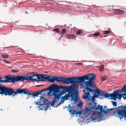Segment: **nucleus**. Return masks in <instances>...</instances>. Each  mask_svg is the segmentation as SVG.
Here are the masks:
<instances>
[{"label": "nucleus", "mask_w": 126, "mask_h": 126, "mask_svg": "<svg viewBox=\"0 0 126 126\" xmlns=\"http://www.w3.org/2000/svg\"><path fill=\"white\" fill-rule=\"evenodd\" d=\"M73 84L74 85L68 87L66 86H60L53 84L49 87L48 90L53 91V95L54 96L53 100L50 102L51 105H54L61 99L62 95L66 94L67 92H68V94H66L62 97V100L63 101L67 100L70 98V101L72 102L71 103L75 104L77 102V97L79 93L77 90L79 85L76 83Z\"/></svg>", "instance_id": "1"}, {"label": "nucleus", "mask_w": 126, "mask_h": 126, "mask_svg": "<svg viewBox=\"0 0 126 126\" xmlns=\"http://www.w3.org/2000/svg\"><path fill=\"white\" fill-rule=\"evenodd\" d=\"M95 77V74L90 73L82 77H75L74 81L76 83H82L83 84H85V89L89 92H92L93 91H94V90L89 88V87L93 86L94 83L93 80L94 79Z\"/></svg>", "instance_id": "2"}, {"label": "nucleus", "mask_w": 126, "mask_h": 126, "mask_svg": "<svg viewBox=\"0 0 126 126\" xmlns=\"http://www.w3.org/2000/svg\"><path fill=\"white\" fill-rule=\"evenodd\" d=\"M98 95L94 94L93 96L91 97L89 92L85 93L82 95V98L85 99H87L88 102L86 106V111H91L92 109H94L96 106L97 104L95 102V98H97Z\"/></svg>", "instance_id": "3"}, {"label": "nucleus", "mask_w": 126, "mask_h": 126, "mask_svg": "<svg viewBox=\"0 0 126 126\" xmlns=\"http://www.w3.org/2000/svg\"><path fill=\"white\" fill-rule=\"evenodd\" d=\"M26 89L18 88L16 91H15L12 88L8 87L5 86H0V94H4L6 95L9 96L14 94L13 97L15 95H16L18 94H27Z\"/></svg>", "instance_id": "4"}, {"label": "nucleus", "mask_w": 126, "mask_h": 126, "mask_svg": "<svg viewBox=\"0 0 126 126\" xmlns=\"http://www.w3.org/2000/svg\"><path fill=\"white\" fill-rule=\"evenodd\" d=\"M126 106L123 107L122 105L116 108H113L109 109V111L113 110H115L112 114L114 116H118L119 117V119H121L124 117L125 119L126 118Z\"/></svg>", "instance_id": "5"}, {"label": "nucleus", "mask_w": 126, "mask_h": 126, "mask_svg": "<svg viewBox=\"0 0 126 126\" xmlns=\"http://www.w3.org/2000/svg\"><path fill=\"white\" fill-rule=\"evenodd\" d=\"M14 83L16 82L20 81H23L25 80L34 81L37 80V79L32 78V76L28 74H27L25 76H23V75H18L16 77L14 76Z\"/></svg>", "instance_id": "6"}, {"label": "nucleus", "mask_w": 126, "mask_h": 126, "mask_svg": "<svg viewBox=\"0 0 126 126\" xmlns=\"http://www.w3.org/2000/svg\"><path fill=\"white\" fill-rule=\"evenodd\" d=\"M55 79L56 81L58 82L61 81L63 83H65L67 84H74L75 83L74 81L75 77L66 78L61 77H55Z\"/></svg>", "instance_id": "7"}, {"label": "nucleus", "mask_w": 126, "mask_h": 126, "mask_svg": "<svg viewBox=\"0 0 126 126\" xmlns=\"http://www.w3.org/2000/svg\"><path fill=\"white\" fill-rule=\"evenodd\" d=\"M73 104L74 106H73V104L72 106H70V105H69V106H68V108H67V109H68V110L71 114H72L74 115L76 114V116H80L81 115L82 112V111L81 110L78 111L77 110L75 109L73 110V108L74 107V104Z\"/></svg>", "instance_id": "8"}, {"label": "nucleus", "mask_w": 126, "mask_h": 126, "mask_svg": "<svg viewBox=\"0 0 126 126\" xmlns=\"http://www.w3.org/2000/svg\"><path fill=\"white\" fill-rule=\"evenodd\" d=\"M31 75H32V78H33V77L36 76L37 79H38L36 81H37L38 82L40 81H44L45 80H47L48 76H47L45 75H42V74H33L31 73Z\"/></svg>", "instance_id": "9"}, {"label": "nucleus", "mask_w": 126, "mask_h": 126, "mask_svg": "<svg viewBox=\"0 0 126 126\" xmlns=\"http://www.w3.org/2000/svg\"><path fill=\"white\" fill-rule=\"evenodd\" d=\"M118 91H115L113 94H111V96L112 99L114 100H116V98H117L118 99L121 100L123 94H121L118 93Z\"/></svg>", "instance_id": "10"}, {"label": "nucleus", "mask_w": 126, "mask_h": 126, "mask_svg": "<svg viewBox=\"0 0 126 126\" xmlns=\"http://www.w3.org/2000/svg\"><path fill=\"white\" fill-rule=\"evenodd\" d=\"M4 82L14 83V76L12 77L11 75H6L4 77Z\"/></svg>", "instance_id": "11"}, {"label": "nucleus", "mask_w": 126, "mask_h": 126, "mask_svg": "<svg viewBox=\"0 0 126 126\" xmlns=\"http://www.w3.org/2000/svg\"><path fill=\"white\" fill-rule=\"evenodd\" d=\"M23 89H26V92L27 93V94H27L28 96L31 95V96H32L33 97H34L37 96L41 94H42V92H43L42 91L32 94L28 92V90L27 89L25 88H23Z\"/></svg>", "instance_id": "12"}, {"label": "nucleus", "mask_w": 126, "mask_h": 126, "mask_svg": "<svg viewBox=\"0 0 126 126\" xmlns=\"http://www.w3.org/2000/svg\"><path fill=\"white\" fill-rule=\"evenodd\" d=\"M97 109L100 110L101 112L105 114L107 113L109 111V109H108L104 110L103 108V106H100L99 105H98L97 107H95L94 110H95Z\"/></svg>", "instance_id": "13"}, {"label": "nucleus", "mask_w": 126, "mask_h": 126, "mask_svg": "<svg viewBox=\"0 0 126 126\" xmlns=\"http://www.w3.org/2000/svg\"><path fill=\"white\" fill-rule=\"evenodd\" d=\"M111 94L106 93L105 92L101 91L99 95L102 97H105L107 98L111 96Z\"/></svg>", "instance_id": "14"}, {"label": "nucleus", "mask_w": 126, "mask_h": 126, "mask_svg": "<svg viewBox=\"0 0 126 126\" xmlns=\"http://www.w3.org/2000/svg\"><path fill=\"white\" fill-rule=\"evenodd\" d=\"M47 81L49 82H53L56 81L55 77H51L49 76H48V79Z\"/></svg>", "instance_id": "15"}, {"label": "nucleus", "mask_w": 126, "mask_h": 126, "mask_svg": "<svg viewBox=\"0 0 126 126\" xmlns=\"http://www.w3.org/2000/svg\"><path fill=\"white\" fill-rule=\"evenodd\" d=\"M43 103L42 104L43 105H45L46 106H49V101L47 99H44L43 100Z\"/></svg>", "instance_id": "16"}, {"label": "nucleus", "mask_w": 126, "mask_h": 126, "mask_svg": "<svg viewBox=\"0 0 126 126\" xmlns=\"http://www.w3.org/2000/svg\"><path fill=\"white\" fill-rule=\"evenodd\" d=\"M113 11L115 13H117V14H121L123 12V11L122 10H119L117 9H115L113 10Z\"/></svg>", "instance_id": "17"}, {"label": "nucleus", "mask_w": 126, "mask_h": 126, "mask_svg": "<svg viewBox=\"0 0 126 126\" xmlns=\"http://www.w3.org/2000/svg\"><path fill=\"white\" fill-rule=\"evenodd\" d=\"M49 88V87H48V88H47V89H44L43 90V91H46V92H47L48 91V90H49V92H48V95H51V92L52 91L53 92V91H50L49 89H48L47 90V89H48V88Z\"/></svg>", "instance_id": "18"}, {"label": "nucleus", "mask_w": 126, "mask_h": 126, "mask_svg": "<svg viewBox=\"0 0 126 126\" xmlns=\"http://www.w3.org/2000/svg\"><path fill=\"white\" fill-rule=\"evenodd\" d=\"M67 38H73L75 37V35H68L67 36Z\"/></svg>", "instance_id": "19"}, {"label": "nucleus", "mask_w": 126, "mask_h": 126, "mask_svg": "<svg viewBox=\"0 0 126 126\" xmlns=\"http://www.w3.org/2000/svg\"><path fill=\"white\" fill-rule=\"evenodd\" d=\"M97 117H94H94H91L90 119V121H94V122H95V121H94L95 120H96L97 119Z\"/></svg>", "instance_id": "20"}, {"label": "nucleus", "mask_w": 126, "mask_h": 126, "mask_svg": "<svg viewBox=\"0 0 126 126\" xmlns=\"http://www.w3.org/2000/svg\"><path fill=\"white\" fill-rule=\"evenodd\" d=\"M2 57L4 58H8L9 56L7 54H3L1 55Z\"/></svg>", "instance_id": "21"}, {"label": "nucleus", "mask_w": 126, "mask_h": 126, "mask_svg": "<svg viewBox=\"0 0 126 126\" xmlns=\"http://www.w3.org/2000/svg\"><path fill=\"white\" fill-rule=\"evenodd\" d=\"M101 91L99 90L98 89H97L96 90H94V91H93V92H94L95 93L97 94H98L99 95Z\"/></svg>", "instance_id": "22"}, {"label": "nucleus", "mask_w": 126, "mask_h": 126, "mask_svg": "<svg viewBox=\"0 0 126 126\" xmlns=\"http://www.w3.org/2000/svg\"><path fill=\"white\" fill-rule=\"evenodd\" d=\"M123 91H124V92L125 93H126V87L125 86L124 87L122 88L121 92H123Z\"/></svg>", "instance_id": "23"}, {"label": "nucleus", "mask_w": 126, "mask_h": 126, "mask_svg": "<svg viewBox=\"0 0 126 126\" xmlns=\"http://www.w3.org/2000/svg\"><path fill=\"white\" fill-rule=\"evenodd\" d=\"M82 105V103L81 102H79L78 104L77 105V107H81V106Z\"/></svg>", "instance_id": "24"}, {"label": "nucleus", "mask_w": 126, "mask_h": 126, "mask_svg": "<svg viewBox=\"0 0 126 126\" xmlns=\"http://www.w3.org/2000/svg\"><path fill=\"white\" fill-rule=\"evenodd\" d=\"M112 103L113 106H117V103L115 101H112Z\"/></svg>", "instance_id": "25"}, {"label": "nucleus", "mask_w": 126, "mask_h": 126, "mask_svg": "<svg viewBox=\"0 0 126 126\" xmlns=\"http://www.w3.org/2000/svg\"><path fill=\"white\" fill-rule=\"evenodd\" d=\"M106 79V76H104L102 77L101 80L102 81H104Z\"/></svg>", "instance_id": "26"}, {"label": "nucleus", "mask_w": 126, "mask_h": 126, "mask_svg": "<svg viewBox=\"0 0 126 126\" xmlns=\"http://www.w3.org/2000/svg\"><path fill=\"white\" fill-rule=\"evenodd\" d=\"M82 33V32L81 31L79 30L77 32V34L78 35H80Z\"/></svg>", "instance_id": "27"}, {"label": "nucleus", "mask_w": 126, "mask_h": 126, "mask_svg": "<svg viewBox=\"0 0 126 126\" xmlns=\"http://www.w3.org/2000/svg\"><path fill=\"white\" fill-rule=\"evenodd\" d=\"M110 32V31L109 30L105 31H104V33L105 34H108Z\"/></svg>", "instance_id": "28"}, {"label": "nucleus", "mask_w": 126, "mask_h": 126, "mask_svg": "<svg viewBox=\"0 0 126 126\" xmlns=\"http://www.w3.org/2000/svg\"><path fill=\"white\" fill-rule=\"evenodd\" d=\"M104 65H101V67L99 68V69L101 70H102L104 69Z\"/></svg>", "instance_id": "29"}, {"label": "nucleus", "mask_w": 126, "mask_h": 126, "mask_svg": "<svg viewBox=\"0 0 126 126\" xmlns=\"http://www.w3.org/2000/svg\"><path fill=\"white\" fill-rule=\"evenodd\" d=\"M63 100V101H61L59 102V103L58 104V105H57V107H58L59 105H60L61 104H63L64 102V101H63V100Z\"/></svg>", "instance_id": "30"}, {"label": "nucleus", "mask_w": 126, "mask_h": 126, "mask_svg": "<svg viewBox=\"0 0 126 126\" xmlns=\"http://www.w3.org/2000/svg\"><path fill=\"white\" fill-rule=\"evenodd\" d=\"M2 78L0 77V82L4 83V80L2 79Z\"/></svg>", "instance_id": "31"}, {"label": "nucleus", "mask_w": 126, "mask_h": 126, "mask_svg": "<svg viewBox=\"0 0 126 126\" xmlns=\"http://www.w3.org/2000/svg\"><path fill=\"white\" fill-rule=\"evenodd\" d=\"M123 97L124 98V99L126 100V94H123Z\"/></svg>", "instance_id": "32"}, {"label": "nucleus", "mask_w": 126, "mask_h": 126, "mask_svg": "<svg viewBox=\"0 0 126 126\" xmlns=\"http://www.w3.org/2000/svg\"><path fill=\"white\" fill-rule=\"evenodd\" d=\"M54 31H56L57 32H59V30L58 28H56L54 29L53 30Z\"/></svg>", "instance_id": "33"}, {"label": "nucleus", "mask_w": 126, "mask_h": 126, "mask_svg": "<svg viewBox=\"0 0 126 126\" xmlns=\"http://www.w3.org/2000/svg\"><path fill=\"white\" fill-rule=\"evenodd\" d=\"M66 31V30L65 29H64L62 30V32L63 33H65Z\"/></svg>", "instance_id": "34"}, {"label": "nucleus", "mask_w": 126, "mask_h": 126, "mask_svg": "<svg viewBox=\"0 0 126 126\" xmlns=\"http://www.w3.org/2000/svg\"><path fill=\"white\" fill-rule=\"evenodd\" d=\"M11 71L13 73L17 72L18 71L17 70L13 69Z\"/></svg>", "instance_id": "35"}, {"label": "nucleus", "mask_w": 126, "mask_h": 126, "mask_svg": "<svg viewBox=\"0 0 126 126\" xmlns=\"http://www.w3.org/2000/svg\"><path fill=\"white\" fill-rule=\"evenodd\" d=\"M35 102L36 103V104L37 105H41V102H36V101H35Z\"/></svg>", "instance_id": "36"}, {"label": "nucleus", "mask_w": 126, "mask_h": 126, "mask_svg": "<svg viewBox=\"0 0 126 126\" xmlns=\"http://www.w3.org/2000/svg\"><path fill=\"white\" fill-rule=\"evenodd\" d=\"M99 34H100L99 33H95L94 34V35L96 36H98L99 35Z\"/></svg>", "instance_id": "37"}, {"label": "nucleus", "mask_w": 126, "mask_h": 126, "mask_svg": "<svg viewBox=\"0 0 126 126\" xmlns=\"http://www.w3.org/2000/svg\"><path fill=\"white\" fill-rule=\"evenodd\" d=\"M4 61L7 63H10L9 62L6 61L5 59H4Z\"/></svg>", "instance_id": "38"}, {"label": "nucleus", "mask_w": 126, "mask_h": 126, "mask_svg": "<svg viewBox=\"0 0 126 126\" xmlns=\"http://www.w3.org/2000/svg\"><path fill=\"white\" fill-rule=\"evenodd\" d=\"M107 108V106H104V108H103V109H105L106 108Z\"/></svg>", "instance_id": "39"}, {"label": "nucleus", "mask_w": 126, "mask_h": 126, "mask_svg": "<svg viewBox=\"0 0 126 126\" xmlns=\"http://www.w3.org/2000/svg\"><path fill=\"white\" fill-rule=\"evenodd\" d=\"M38 85L37 86H41L42 85Z\"/></svg>", "instance_id": "40"}, {"label": "nucleus", "mask_w": 126, "mask_h": 126, "mask_svg": "<svg viewBox=\"0 0 126 126\" xmlns=\"http://www.w3.org/2000/svg\"><path fill=\"white\" fill-rule=\"evenodd\" d=\"M2 26V25H0V27H3V26Z\"/></svg>", "instance_id": "41"}, {"label": "nucleus", "mask_w": 126, "mask_h": 126, "mask_svg": "<svg viewBox=\"0 0 126 126\" xmlns=\"http://www.w3.org/2000/svg\"><path fill=\"white\" fill-rule=\"evenodd\" d=\"M65 108H67V107H66V106H65V107H64V108H63V109H64Z\"/></svg>", "instance_id": "42"}, {"label": "nucleus", "mask_w": 126, "mask_h": 126, "mask_svg": "<svg viewBox=\"0 0 126 126\" xmlns=\"http://www.w3.org/2000/svg\"><path fill=\"white\" fill-rule=\"evenodd\" d=\"M83 91L84 92V93L85 92V91L84 90H83Z\"/></svg>", "instance_id": "43"}, {"label": "nucleus", "mask_w": 126, "mask_h": 126, "mask_svg": "<svg viewBox=\"0 0 126 126\" xmlns=\"http://www.w3.org/2000/svg\"><path fill=\"white\" fill-rule=\"evenodd\" d=\"M90 113V112H89V113H88V114H87V116H88V115H89V114Z\"/></svg>", "instance_id": "44"}, {"label": "nucleus", "mask_w": 126, "mask_h": 126, "mask_svg": "<svg viewBox=\"0 0 126 126\" xmlns=\"http://www.w3.org/2000/svg\"><path fill=\"white\" fill-rule=\"evenodd\" d=\"M101 98H102V97H100V99H101Z\"/></svg>", "instance_id": "45"}, {"label": "nucleus", "mask_w": 126, "mask_h": 126, "mask_svg": "<svg viewBox=\"0 0 126 126\" xmlns=\"http://www.w3.org/2000/svg\"><path fill=\"white\" fill-rule=\"evenodd\" d=\"M47 109H45V110H46Z\"/></svg>", "instance_id": "46"}, {"label": "nucleus", "mask_w": 126, "mask_h": 126, "mask_svg": "<svg viewBox=\"0 0 126 126\" xmlns=\"http://www.w3.org/2000/svg\"><path fill=\"white\" fill-rule=\"evenodd\" d=\"M46 108V107H45V108H44L45 109V108Z\"/></svg>", "instance_id": "47"}, {"label": "nucleus", "mask_w": 126, "mask_h": 126, "mask_svg": "<svg viewBox=\"0 0 126 126\" xmlns=\"http://www.w3.org/2000/svg\"><path fill=\"white\" fill-rule=\"evenodd\" d=\"M125 86L126 87V85Z\"/></svg>", "instance_id": "48"}]
</instances>
